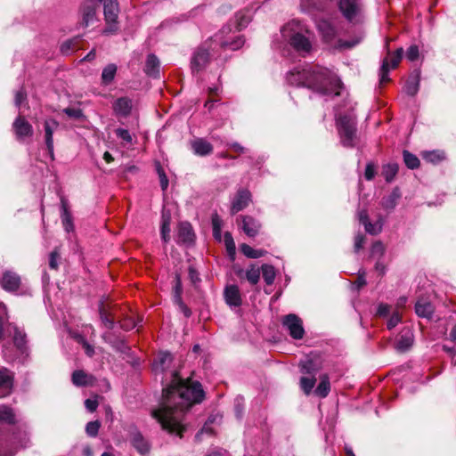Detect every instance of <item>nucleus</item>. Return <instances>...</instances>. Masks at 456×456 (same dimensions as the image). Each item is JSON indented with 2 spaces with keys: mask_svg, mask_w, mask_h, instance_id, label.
Segmentation results:
<instances>
[{
  "mask_svg": "<svg viewBox=\"0 0 456 456\" xmlns=\"http://www.w3.org/2000/svg\"><path fill=\"white\" fill-rule=\"evenodd\" d=\"M13 342L21 355L28 354L26 334L23 333L21 330H18L17 328L15 329L14 331Z\"/></svg>",
  "mask_w": 456,
  "mask_h": 456,
  "instance_id": "nucleus-31",
  "label": "nucleus"
},
{
  "mask_svg": "<svg viewBox=\"0 0 456 456\" xmlns=\"http://www.w3.org/2000/svg\"><path fill=\"white\" fill-rule=\"evenodd\" d=\"M103 12L107 24L103 33L106 35L116 33L118 29L117 21L119 12L118 2H104Z\"/></svg>",
  "mask_w": 456,
  "mask_h": 456,
  "instance_id": "nucleus-5",
  "label": "nucleus"
},
{
  "mask_svg": "<svg viewBox=\"0 0 456 456\" xmlns=\"http://www.w3.org/2000/svg\"><path fill=\"white\" fill-rule=\"evenodd\" d=\"M339 9L344 17L352 23H357L362 19L361 7L358 2H338Z\"/></svg>",
  "mask_w": 456,
  "mask_h": 456,
  "instance_id": "nucleus-11",
  "label": "nucleus"
},
{
  "mask_svg": "<svg viewBox=\"0 0 456 456\" xmlns=\"http://www.w3.org/2000/svg\"><path fill=\"white\" fill-rule=\"evenodd\" d=\"M335 118L341 145L346 148L354 147L357 141V122L353 107L349 106L346 113H341L336 108Z\"/></svg>",
  "mask_w": 456,
  "mask_h": 456,
  "instance_id": "nucleus-4",
  "label": "nucleus"
},
{
  "mask_svg": "<svg viewBox=\"0 0 456 456\" xmlns=\"http://www.w3.org/2000/svg\"><path fill=\"white\" fill-rule=\"evenodd\" d=\"M188 274H189V279L193 285L196 286L197 284H199L201 281L200 273L198 272V270L196 269V267L194 265L189 266Z\"/></svg>",
  "mask_w": 456,
  "mask_h": 456,
  "instance_id": "nucleus-53",
  "label": "nucleus"
},
{
  "mask_svg": "<svg viewBox=\"0 0 456 456\" xmlns=\"http://www.w3.org/2000/svg\"><path fill=\"white\" fill-rule=\"evenodd\" d=\"M207 44L197 48L191 56V69L192 73L203 70L210 61L211 53H209V48L211 45L206 46Z\"/></svg>",
  "mask_w": 456,
  "mask_h": 456,
  "instance_id": "nucleus-6",
  "label": "nucleus"
},
{
  "mask_svg": "<svg viewBox=\"0 0 456 456\" xmlns=\"http://www.w3.org/2000/svg\"><path fill=\"white\" fill-rule=\"evenodd\" d=\"M133 109V102L128 97L118 98L113 103V110L117 116L126 118Z\"/></svg>",
  "mask_w": 456,
  "mask_h": 456,
  "instance_id": "nucleus-17",
  "label": "nucleus"
},
{
  "mask_svg": "<svg viewBox=\"0 0 456 456\" xmlns=\"http://www.w3.org/2000/svg\"><path fill=\"white\" fill-rule=\"evenodd\" d=\"M13 376L12 372L4 367H0V398L8 395L12 388Z\"/></svg>",
  "mask_w": 456,
  "mask_h": 456,
  "instance_id": "nucleus-14",
  "label": "nucleus"
},
{
  "mask_svg": "<svg viewBox=\"0 0 456 456\" xmlns=\"http://www.w3.org/2000/svg\"><path fill=\"white\" fill-rule=\"evenodd\" d=\"M224 242L226 248L227 254L231 259H234L236 253V246L233 237L230 232H225L224 234Z\"/></svg>",
  "mask_w": 456,
  "mask_h": 456,
  "instance_id": "nucleus-41",
  "label": "nucleus"
},
{
  "mask_svg": "<svg viewBox=\"0 0 456 456\" xmlns=\"http://www.w3.org/2000/svg\"><path fill=\"white\" fill-rule=\"evenodd\" d=\"M390 313V306L387 304L380 303L377 309V314L380 317H386Z\"/></svg>",
  "mask_w": 456,
  "mask_h": 456,
  "instance_id": "nucleus-63",
  "label": "nucleus"
},
{
  "mask_svg": "<svg viewBox=\"0 0 456 456\" xmlns=\"http://www.w3.org/2000/svg\"><path fill=\"white\" fill-rule=\"evenodd\" d=\"M375 166L372 163H368L365 167L364 176L366 180L370 181L375 176Z\"/></svg>",
  "mask_w": 456,
  "mask_h": 456,
  "instance_id": "nucleus-62",
  "label": "nucleus"
},
{
  "mask_svg": "<svg viewBox=\"0 0 456 456\" xmlns=\"http://www.w3.org/2000/svg\"><path fill=\"white\" fill-rule=\"evenodd\" d=\"M385 250V246L381 241H375L371 245L370 256L372 258H376L377 260H380L384 256Z\"/></svg>",
  "mask_w": 456,
  "mask_h": 456,
  "instance_id": "nucleus-49",
  "label": "nucleus"
},
{
  "mask_svg": "<svg viewBox=\"0 0 456 456\" xmlns=\"http://www.w3.org/2000/svg\"><path fill=\"white\" fill-rule=\"evenodd\" d=\"M365 237L362 233H357L354 237V249L355 253H358L362 248L364 244Z\"/></svg>",
  "mask_w": 456,
  "mask_h": 456,
  "instance_id": "nucleus-60",
  "label": "nucleus"
},
{
  "mask_svg": "<svg viewBox=\"0 0 456 456\" xmlns=\"http://www.w3.org/2000/svg\"><path fill=\"white\" fill-rule=\"evenodd\" d=\"M170 217H166L164 215L162 216V223L160 228L161 239L164 242H167L170 239Z\"/></svg>",
  "mask_w": 456,
  "mask_h": 456,
  "instance_id": "nucleus-50",
  "label": "nucleus"
},
{
  "mask_svg": "<svg viewBox=\"0 0 456 456\" xmlns=\"http://www.w3.org/2000/svg\"><path fill=\"white\" fill-rule=\"evenodd\" d=\"M172 362V355L169 353H161L159 354L158 358L155 360L152 369L153 371L158 373H163L166 370V368L168 367V365Z\"/></svg>",
  "mask_w": 456,
  "mask_h": 456,
  "instance_id": "nucleus-26",
  "label": "nucleus"
},
{
  "mask_svg": "<svg viewBox=\"0 0 456 456\" xmlns=\"http://www.w3.org/2000/svg\"><path fill=\"white\" fill-rule=\"evenodd\" d=\"M413 343V334L409 329L403 330L396 342V348L400 351H406Z\"/></svg>",
  "mask_w": 456,
  "mask_h": 456,
  "instance_id": "nucleus-28",
  "label": "nucleus"
},
{
  "mask_svg": "<svg viewBox=\"0 0 456 456\" xmlns=\"http://www.w3.org/2000/svg\"><path fill=\"white\" fill-rule=\"evenodd\" d=\"M282 325L289 330V335L294 339H301L303 338L305 330L302 321L297 315L294 314L285 315L282 319Z\"/></svg>",
  "mask_w": 456,
  "mask_h": 456,
  "instance_id": "nucleus-7",
  "label": "nucleus"
},
{
  "mask_svg": "<svg viewBox=\"0 0 456 456\" xmlns=\"http://www.w3.org/2000/svg\"><path fill=\"white\" fill-rule=\"evenodd\" d=\"M315 383H316L315 376H309V377L304 376V377L300 378L299 385H300V388L303 390V392L306 395H309L313 392Z\"/></svg>",
  "mask_w": 456,
  "mask_h": 456,
  "instance_id": "nucleus-39",
  "label": "nucleus"
},
{
  "mask_svg": "<svg viewBox=\"0 0 456 456\" xmlns=\"http://www.w3.org/2000/svg\"><path fill=\"white\" fill-rule=\"evenodd\" d=\"M12 130L18 141H23L26 138L33 136L34 130L29 122L25 118L19 115L12 123Z\"/></svg>",
  "mask_w": 456,
  "mask_h": 456,
  "instance_id": "nucleus-10",
  "label": "nucleus"
},
{
  "mask_svg": "<svg viewBox=\"0 0 456 456\" xmlns=\"http://www.w3.org/2000/svg\"><path fill=\"white\" fill-rule=\"evenodd\" d=\"M137 326L138 323L132 317H126L120 322V328L125 330H131Z\"/></svg>",
  "mask_w": 456,
  "mask_h": 456,
  "instance_id": "nucleus-55",
  "label": "nucleus"
},
{
  "mask_svg": "<svg viewBox=\"0 0 456 456\" xmlns=\"http://www.w3.org/2000/svg\"><path fill=\"white\" fill-rule=\"evenodd\" d=\"M117 65L114 63L108 64L102 72V83L105 86L110 85L115 78L117 73Z\"/></svg>",
  "mask_w": 456,
  "mask_h": 456,
  "instance_id": "nucleus-34",
  "label": "nucleus"
},
{
  "mask_svg": "<svg viewBox=\"0 0 456 456\" xmlns=\"http://www.w3.org/2000/svg\"><path fill=\"white\" fill-rule=\"evenodd\" d=\"M286 80L290 86L307 87L322 95L338 96L342 88L338 76L319 65L296 67L287 73Z\"/></svg>",
  "mask_w": 456,
  "mask_h": 456,
  "instance_id": "nucleus-2",
  "label": "nucleus"
},
{
  "mask_svg": "<svg viewBox=\"0 0 456 456\" xmlns=\"http://www.w3.org/2000/svg\"><path fill=\"white\" fill-rule=\"evenodd\" d=\"M236 28L241 30L248 26L252 20V12L249 10L240 11L236 13Z\"/></svg>",
  "mask_w": 456,
  "mask_h": 456,
  "instance_id": "nucleus-35",
  "label": "nucleus"
},
{
  "mask_svg": "<svg viewBox=\"0 0 456 456\" xmlns=\"http://www.w3.org/2000/svg\"><path fill=\"white\" fill-rule=\"evenodd\" d=\"M240 249L241 253L248 258L255 259V253L256 249L253 248L246 243L241 244L240 246Z\"/></svg>",
  "mask_w": 456,
  "mask_h": 456,
  "instance_id": "nucleus-57",
  "label": "nucleus"
},
{
  "mask_svg": "<svg viewBox=\"0 0 456 456\" xmlns=\"http://www.w3.org/2000/svg\"><path fill=\"white\" fill-rule=\"evenodd\" d=\"M0 420L8 424H14L15 415L12 410L5 405H0Z\"/></svg>",
  "mask_w": 456,
  "mask_h": 456,
  "instance_id": "nucleus-48",
  "label": "nucleus"
},
{
  "mask_svg": "<svg viewBox=\"0 0 456 456\" xmlns=\"http://www.w3.org/2000/svg\"><path fill=\"white\" fill-rule=\"evenodd\" d=\"M59 254L56 251H53L49 256V266L51 269L56 270L58 268Z\"/></svg>",
  "mask_w": 456,
  "mask_h": 456,
  "instance_id": "nucleus-64",
  "label": "nucleus"
},
{
  "mask_svg": "<svg viewBox=\"0 0 456 456\" xmlns=\"http://www.w3.org/2000/svg\"><path fill=\"white\" fill-rule=\"evenodd\" d=\"M403 48H399L396 50L395 53L391 57L390 61L388 60V57L383 60L382 65L379 69L380 84H385L389 81V70L390 69H395L398 65L403 57Z\"/></svg>",
  "mask_w": 456,
  "mask_h": 456,
  "instance_id": "nucleus-8",
  "label": "nucleus"
},
{
  "mask_svg": "<svg viewBox=\"0 0 456 456\" xmlns=\"http://www.w3.org/2000/svg\"><path fill=\"white\" fill-rule=\"evenodd\" d=\"M423 159L432 164H438L444 159V153L441 151H428L421 154Z\"/></svg>",
  "mask_w": 456,
  "mask_h": 456,
  "instance_id": "nucleus-38",
  "label": "nucleus"
},
{
  "mask_svg": "<svg viewBox=\"0 0 456 456\" xmlns=\"http://www.w3.org/2000/svg\"><path fill=\"white\" fill-rule=\"evenodd\" d=\"M101 424L98 420L90 421L86 426V432L89 436L94 437L97 436Z\"/></svg>",
  "mask_w": 456,
  "mask_h": 456,
  "instance_id": "nucleus-52",
  "label": "nucleus"
},
{
  "mask_svg": "<svg viewBox=\"0 0 456 456\" xmlns=\"http://www.w3.org/2000/svg\"><path fill=\"white\" fill-rule=\"evenodd\" d=\"M93 380V376L86 374L83 370H75L72 373V382L75 386L85 387L90 385Z\"/></svg>",
  "mask_w": 456,
  "mask_h": 456,
  "instance_id": "nucleus-32",
  "label": "nucleus"
},
{
  "mask_svg": "<svg viewBox=\"0 0 456 456\" xmlns=\"http://www.w3.org/2000/svg\"><path fill=\"white\" fill-rule=\"evenodd\" d=\"M240 217L244 233L250 238L256 237L261 229L260 222L251 216H240Z\"/></svg>",
  "mask_w": 456,
  "mask_h": 456,
  "instance_id": "nucleus-13",
  "label": "nucleus"
},
{
  "mask_svg": "<svg viewBox=\"0 0 456 456\" xmlns=\"http://www.w3.org/2000/svg\"><path fill=\"white\" fill-rule=\"evenodd\" d=\"M194 232L192 226L188 222H182L178 226V239L180 241L190 244L194 240Z\"/></svg>",
  "mask_w": 456,
  "mask_h": 456,
  "instance_id": "nucleus-23",
  "label": "nucleus"
},
{
  "mask_svg": "<svg viewBox=\"0 0 456 456\" xmlns=\"http://www.w3.org/2000/svg\"><path fill=\"white\" fill-rule=\"evenodd\" d=\"M435 312V306L427 298L420 297L415 304V313L420 318L431 320Z\"/></svg>",
  "mask_w": 456,
  "mask_h": 456,
  "instance_id": "nucleus-15",
  "label": "nucleus"
},
{
  "mask_svg": "<svg viewBox=\"0 0 456 456\" xmlns=\"http://www.w3.org/2000/svg\"><path fill=\"white\" fill-rule=\"evenodd\" d=\"M203 399L204 391L200 382L191 383L175 372L169 386L163 388L161 407L152 411L151 414L164 430L182 437L186 430L183 423L185 412L192 404L200 403Z\"/></svg>",
  "mask_w": 456,
  "mask_h": 456,
  "instance_id": "nucleus-1",
  "label": "nucleus"
},
{
  "mask_svg": "<svg viewBox=\"0 0 456 456\" xmlns=\"http://www.w3.org/2000/svg\"><path fill=\"white\" fill-rule=\"evenodd\" d=\"M61 223L64 230L67 232H70L74 231V224L70 211L69 210L68 202L64 198L61 200Z\"/></svg>",
  "mask_w": 456,
  "mask_h": 456,
  "instance_id": "nucleus-22",
  "label": "nucleus"
},
{
  "mask_svg": "<svg viewBox=\"0 0 456 456\" xmlns=\"http://www.w3.org/2000/svg\"><path fill=\"white\" fill-rule=\"evenodd\" d=\"M263 279L267 285H272L276 277V272L273 265L265 264L261 267Z\"/></svg>",
  "mask_w": 456,
  "mask_h": 456,
  "instance_id": "nucleus-40",
  "label": "nucleus"
},
{
  "mask_svg": "<svg viewBox=\"0 0 456 456\" xmlns=\"http://www.w3.org/2000/svg\"><path fill=\"white\" fill-rule=\"evenodd\" d=\"M132 445L141 453L146 454L150 451V445L148 442L143 438L141 433H134L131 438Z\"/></svg>",
  "mask_w": 456,
  "mask_h": 456,
  "instance_id": "nucleus-29",
  "label": "nucleus"
},
{
  "mask_svg": "<svg viewBox=\"0 0 456 456\" xmlns=\"http://www.w3.org/2000/svg\"><path fill=\"white\" fill-rule=\"evenodd\" d=\"M420 69H416L408 77L404 85L403 90L406 94L414 96L419 90Z\"/></svg>",
  "mask_w": 456,
  "mask_h": 456,
  "instance_id": "nucleus-19",
  "label": "nucleus"
},
{
  "mask_svg": "<svg viewBox=\"0 0 456 456\" xmlns=\"http://www.w3.org/2000/svg\"><path fill=\"white\" fill-rule=\"evenodd\" d=\"M245 278L250 284L256 285L260 279V269L255 265H250L245 271Z\"/></svg>",
  "mask_w": 456,
  "mask_h": 456,
  "instance_id": "nucleus-43",
  "label": "nucleus"
},
{
  "mask_svg": "<svg viewBox=\"0 0 456 456\" xmlns=\"http://www.w3.org/2000/svg\"><path fill=\"white\" fill-rule=\"evenodd\" d=\"M401 197V192L398 188H395L392 192L382 199V206L385 209H394L396 206L397 200Z\"/></svg>",
  "mask_w": 456,
  "mask_h": 456,
  "instance_id": "nucleus-33",
  "label": "nucleus"
},
{
  "mask_svg": "<svg viewBox=\"0 0 456 456\" xmlns=\"http://www.w3.org/2000/svg\"><path fill=\"white\" fill-rule=\"evenodd\" d=\"M211 221H212V228H213V236L216 240L221 241L222 240L223 221L218 216L217 214H215L212 216Z\"/></svg>",
  "mask_w": 456,
  "mask_h": 456,
  "instance_id": "nucleus-45",
  "label": "nucleus"
},
{
  "mask_svg": "<svg viewBox=\"0 0 456 456\" xmlns=\"http://www.w3.org/2000/svg\"><path fill=\"white\" fill-rule=\"evenodd\" d=\"M115 134L118 139L122 140L123 142L128 144H132L133 137L127 129L117 128L115 130Z\"/></svg>",
  "mask_w": 456,
  "mask_h": 456,
  "instance_id": "nucleus-51",
  "label": "nucleus"
},
{
  "mask_svg": "<svg viewBox=\"0 0 456 456\" xmlns=\"http://www.w3.org/2000/svg\"><path fill=\"white\" fill-rule=\"evenodd\" d=\"M224 297L225 303L231 307H239L242 304L240 292L237 285L226 286Z\"/></svg>",
  "mask_w": 456,
  "mask_h": 456,
  "instance_id": "nucleus-16",
  "label": "nucleus"
},
{
  "mask_svg": "<svg viewBox=\"0 0 456 456\" xmlns=\"http://www.w3.org/2000/svg\"><path fill=\"white\" fill-rule=\"evenodd\" d=\"M305 32H306L305 25L296 20L288 22L281 28L282 38L303 57L309 54L313 49L312 41Z\"/></svg>",
  "mask_w": 456,
  "mask_h": 456,
  "instance_id": "nucleus-3",
  "label": "nucleus"
},
{
  "mask_svg": "<svg viewBox=\"0 0 456 456\" xmlns=\"http://www.w3.org/2000/svg\"><path fill=\"white\" fill-rule=\"evenodd\" d=\"M144 71L150 77H157L159 75V61L155 54H153V53L148 54L147 59H146Z\"/></svg>",
  "mask_w": 456,
  "mask_h": 456,
  "instance_id": "nucleus-27",
  "label": "nucleus"
},
{
  "mask_svg": "<svg viewBox=\"0 0 456 456\" xmlns=\"http://www.w3.org/2000/svg\"><path fill=\"white\" fill-rule=\"evenodd\" d=\"M1 284L5 290L15 291L20 285V278L17 273L6 271L3 273Z\"/></svg>",
  "mask_w": 456,
  "mask_h": 456,
  "instance_id": "nucleus-20",
  "label": "nucleus"
},
{
  "mask_svg": "<svg viewBox=\"0 0 456 456\" xmlns=\"http://www.w3.org/2000/svg\"><path fill=\"white\" fill-rule=\"evenodd\" d=\"M217 40H220L221 47L227 48L232 51L240 49L244 45V39L240 36L236 37L235 39L230 42L227 40H222L221 37H219V36L216 35L215 41Z\"/></svg>",
  "mask_w": 456,
  "mask_h": 456,
  "instance_id": "nucleus-37",
  "label": "nucleus"
},
{
  "mask_svg": "<svg viewBox=\"0 0 456 456\" xmlns=\"http://www.w3.org/2000/svg\"><path fill=\"white\" fill-rule=\"evenodd\" d=\"M251 201V192L248 189L240 188L231 200V214L245 209Z\"/></svg>",
  "mask_w": 456,
  "mask_h": 456,
  "instance_id": "nucleus-9",
  "label": "nucleus"
},
{
  "mask_svg": "<svg viewBox=\"0 0 456 456\" xmlns=\"http://www.w3.org/2000/svg\"><path fill=\"white\" fill-rule=\"evenodd\" d=\"M102 338L118 351L125 352L128 349V346L123 339L117 338L113 340L110 334H104Z\"/></svg>",
  "mask_w": 456,
  "mask_h": 456,
  "instance_id": "nucleus-46",
  "label": "nucleus"
},
{
  "mask_svg": "<svg viewBox=\"0 0 456 456\" xmlns=\"http://www.w3.org/2000/svg\"><path fill=\"white\" fill-rule=\"evenodd\" d=\"M330 391V382L328 374H322L320 376V383L314 390V394L321 397L325 398L328 396Z\"/></svg>",
  "mask_w": 456,
  "mask_h": 456,
  "instance_id": "nucleus-30",
  "label": "nucleus"
},
{
  "mask_svg": "<svg viewBox=\"0 0 456 456\" xmlns=\"http://www.w3.org/2000/svg\"><path fill=\"white\" fill-rule=\"evenodd\" d=\"M242 401H243V398L240 396H238L235 399V405H234L235 414H236V417L240 419L242 418V415H243V408L241 405Z\"/></svg>",
  "mask_w": 456,
  "mask_h": 456,
  "instance_id": "nucleus-61",
  "label": "nucleus"
},
{
  "mask_svg": "<svg viewBox=\"0 0 456 456\" xmlns=\"http://www.w3.org/2000/svg\"><path fill=\"white\" fill-rule=\"evenodd\" d=\"M63 112L69 118H73L76 119L81 118L84 114L81 109L78 108H66L63 110Z\"/></svg>",
  "mask_w": 456,
  "mask_h": 456,
  "instance_id": "nucleus-56",
  "label": "nucleus"
},
{
  "mask_svg": "<svg viewBox=\"0 0 456 456\" xmlns=\"http://www.w3.org/2000/svg\"><path fill=\"white\" fill-rule=\"evenodd\" d=\"M299 367L301 373L309 376H315V374L322 369V362L318 358L310 356L305 361H302Z\"/></svg>",
  "mask_w": 456,
  "mask_h": 456,
  "instance_id": "nucleus-18",
  "label": "nucleus"
},
{
  "mask_svg": "<svg viewBox=\"0 0 456 456\" xmlns=\"http://www.w3.org/2000/svg\"><path fill=\"white\" fill-rule=\"evenodd\" d=\"M59 127V122L53 118L46 119L44 123L45 141L52 160L54 159L53 134Z\"/></svg>",
  "mask_w": 456,
  "mask_h": 456,
  "instance_id": "nucleus-12",
  "label": "nucleus"
},
{
  "mask_svg": "<svg viewBox=\"0 0 456 456\" xmlns=\"http://www.w3.org/2000/svg\"><path fill=\"white\" fill-rule=\"evenodd\" d=\"M399 167L395 163H390L383 167L382 175L387 183L394 180L398 172Z\"/></svg>",
  "mask_w": 456,
  "mask_h": 456,
  "instance_id": "nucleus-44",
  "label": "nucleus"
},
{
  "mask_svg": "<svg viewBox=\"0 0 456 456\" xmlns=\"http://www.w3.org/2000/svg\"><path fill=\"white\" fill-rule=\"evenodd\" d=\"M99 314L103 326L109 330H112L115 325L114 319L109 317V314L104 307V304L102 301L100 302Z\"/></svg>",
  "mask_w": 456,
  "mask_h": 456,
  "instance_id": "nucleus-42",
  "label": "nucleus"
},
{
  "mask_svg": "<svg viewBox=\"0 0 456 456\" xmlns=\"http://www.w3.org/2000/svg\"><path fill=\"white\" fill-rule=\"evenodd\" d=\"M317 27L325 41L330 42L335 38L337 31L330 21L322 20L318 22Z\"/></svg>",
  "mask_w": 456,
  "mask_h": 456,
  "instance_id": "nucleus-25",
  "label": "nucleus"
},
{
  "mask_svg": "<svg viewBox=\"0 0 456 456\" xmlns=\"http://www.w3.org/2000/svg\"><path fill=\"white\" fill-rule=\"evenodd\" d=\"M403 161L408 168L416 169L419 167L420 162L416 155L411 153L410 151H408L406 150L403 151Z\"/></svg>",
  "mask_w": 456,
  "mask_h": 456,
  "instance_id": "nucleus-47",
  "label": "nucleus"
},
{
  "mask_svg": "<svg viewBox=\"0 0 456 456\" xmlns=\"http://www.w3.org/2000/svg\"><path fill=\"white\" fill-rule=\"evenodd\" d=\"M27 94L23 88H20L15 94L14 104L17 108H20L21 103L26 100Z\"/></svg>",
  "mask_w": 456,
  "mask_h": 456,
  "instance_id": "nucleus-59",
  "label": "nucleus"
},
{
  "mask_svg": "<svg viewBox=\"0 0 456 456\" xmlns=\"http://www.w3.org/2000/svg\"><path fill=\"white\" fill-rule=\"evenodd\" d=\"M419 56V50L418 45H412L406 51V58L411 61H416Z\"/></svg>",
  "mask_w": 456,
  "mask_h": 456,
  "instance_id": "nucleus-54",
  "label": "nucleus"
},
{
  "mask_svg": "<svg viewBox=\"0 0 456 456\" xmlns=\"http://www.w3.org/2000/svg\"><path fill=\"white\" fill-rule=\"evenodd\" d=\"M191 149L199 156H207L213 151L212 144L203 138H197L192 141Z\"/></svg>",
  "mask_w": 456,
  "mask_h": 456,
  "instance_id": "nucleus-24",
  "label": "nucleus"
},
{
  "mask_svg": "<svg viewBox=\"0 0 456 456\" xmlns=\"http://www.w3.org/2000/svg\"><path fill=\"white\" fill-rule=\"evenodd\" d=\"M401 322V316L398 312L393 313L387 321V326L388 330L394 329Z\"/></svg>",
  "mask_w": 456,
  "mask_h": 456,
  "instance_id": "nucleus-58",
  "label": "nucleus"
},
{
  "mask_svg": "<svg viewBox=\"0 0 456 456\" xmlns=\"http://www.w3.org/2000/svg\"><path fill=\"white\" fill-rule=\"evenodd\" d=\"M96 20V8L94 5H86L83 9L82 26L88 27Z\"/></svg>",
  "mask_w": 456,
  "mask_h": 456,
  "instance_id": "nucleus-36",
  "label": "nucleus"
},
{
  "mask_svg": "<svg viewBox=\"0 0 456 456\" xmlns=\"http://www.w3.org/2000/svg\"><path fill=\"white\" fill-rule=\"evenodd\" d=\"M359 222L364 226L366 232L371 235L379 234L382 230V224L379 222L372 224L369 220V216L366 210L358 212Z\"/></svg>",
  "mask_w": 456,
  "mask_h": 456,
  "instance_id": "nucleus-21",
  "label": "nucleus"
}]
</instances>
